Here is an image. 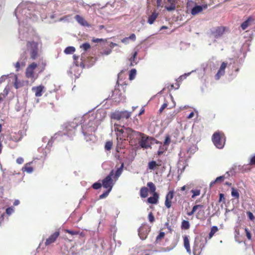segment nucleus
<instances>
[{
  "instance_id": "14",
  "label": "nucleus",
  "mask_w": 255,
  "mask_h": 255,
  "mask_svg": "<svg viewBox=\"0 0 255 255\" xmlns=\"http://www.w3.org/2000/svg\"><path fill=\"white\" fill-rule=\"evenodd\" d=\"M27 59V56L25 54L20 55V58L15 64L16 71H18L20 66H24L25 65V60Z\"/></svg>"
},
{
  "instance_id": "31",
  "label": "nucleus",
  "mask_w": 255,
  "mask_h": 255,
  "mask_svg": "<svg viewBox=\"0 0 255 255\" xmlns=\"http://www.w3.org/2000/svg\"><path fill=\"white\" fill-rule=\"evenodd\" d=\"M148 233H142V229L140 228L138 230V235L140 238L143 240H145L147 237Z\"/></svg>"
},
{
  "instance_id": "24",
  "label": "nucleus",
  "mask_w": 255,
  "mask_h": 255,
  "mask_svg": "<svg viewBox=\"0 0 255 255\" xmlns=\"http://www.w3.org/2000/svg\"><path fill=\"white\" fill-rule=\"evenodd\" d=\"M230 176V175L229 174V172H227L224 175L216 178L215 181H217V183L222 182L225 179L229 178Z\"/></svg>"
},
{
  "instance_id": "49",
  "label": "nucleus",
  "mask_w": 255,
  "mask_h": 255,
  "mask_svg": "<svg viewBox=\"0 0 255 255\" xmlns=\"http://www.w3.org/2000/svg\"><path fill=\"white\" fill-rule=\"evenodd\" d=\"M65 232L66 233L70 234L71 235H76L79 234L78 231H72L70 230H66Z\"/></svg>"
},
{
  "instance_id": "44",
  "label": "nucleus",
  "mask_w": 255,
  "mask_h": 255,
  "mask_svg": "<svg viewBox=\"0 0 255 255\" xmlns=\"http://www.w3.org/2000/svg\"><path fill=\"white\" fill-rule=\"evenodd\" d=\"M112 142L111 141H107L106 142L105 148L107 150H110L112 148Z\"/></svg>"
},
{
  "instance_id": "39",
  "label": "nucleus",
  "mask_w": 255,
  "mask_h": 255,
  "mask_svg": "<svg viewBox=\"0 0 255 255\" xmlns=\"http://www.w3.org/2000/svg\"><path fill=\"white\" fill-rule=\"evenodd\" d=\"M137 55V52L135 51L132 55V56L130 58V65L133 66L134 64H136L137 63L134 61L135 58Z\"/></svg>"
},
{
  "instance_id": "2",
  "label": "nucleus",
  "mask_w": 255,
  "mask_h": 255,
  "mask_svg": "<svg viewBox=\"0 0 255 255\" xmlns=\"http://www.w3.org/2000/svg\"><path fill=\"white\" fill-rule=\"evenodd\" d=\"M78 124L76 121H73L70 123L65 124L63 126V131H59L55 133L54 135L51 137L49 139L47 137H44L42 138V142L46 144L42 145V146H45V149L44 153L45 155L49 152L50 147L52 145V143L54 139L57 138L58 136L62 135H67L69 137H72L75 134L76 128L77 127Z\"/></svg>"
},
{
  "instance_id": "29",
  "label": "nucleus",
  "mask_w": 255,
  "mask_h": 255,
  "mask_svg": "<svg viewBox=\"0 0 255 255\" xmlns=\"http://www.w3.org/2000/svg\"><path fill=\"white\" fill-rule=\"evenodd\" d=\"M75 51V48L73 46H68L64 50V53L66 54H70L73 53Z\"/></svg>"
},
{
  "instance_id": "10",
  "label": "nucleus",
  "mask_w": 255,
  "mask_h": 255,
  "mask_svg": "<svg viewBox=\"0 0 255 255\" xmlns=\"http://www.w3.org/2000/svg\"><path fill=\"white\" fill-rule=\"evenodd\" d=\"M224 31V27L213 28L211 30V35L213 38H218L223 34Z\"/></svg>"
},
{
  "instance_id": "47",
  "label": "nucleus",
  "mask_w": 255,
  "mask_h": 255,
  "mask_svg": "<svg viewBox=\"0 0 255 255\" xmlns=\"http://www.w3.org/2000/svg\"><path fill=\"white\" fill-rule=\"evenodd\" d=\"M102 185L100 182H96L93 184L92 187L95 189H99L102 187Z\"/></svg>"
},
{
  "instance_id": "21",
  "label": "nucleus",
  "mask_w": 255,
  "mask_h": 255,
  "mask_svg": "<svg viewBox=\"0 0 255 255\" xmlns=\"http://www.w3.org/2000/svg\"><path fill=\"white\" fill-rule=\"evenodd\" d=\"M201 245L199 246L198 244L195 241L193 248V253L194 255H199L202 251Z\"/></svg>"
},
{
  "instance_id": "64",
  "label": "nucleus",
  "mask_w": 255,
  "mask_h": 255,
  "mask_svg": "<svg viewBox=\"0 0 255 255\" xmlns=\"http://www.w3.org/2000/svg\"><path fill=\"white\" fill-rule=\"evenodd\" d=\"M111 51H112L110 49L105 50L103 52V54L108 55L110 54L111 53Z\"/></svg>"
},
{
  "instance_id": "59",
  "label": "nucleus",
  "mask_w": 255,
  "mask_h": 255,
  "mask_svg": "<svg viewBox=\"0 0 255 255\" xmlns=\"http://www.w3.org/2000/svg\"><path fill=\"white\" fill-rule=\"evenodd\" d=\"M250 164L254 165L255 164V155L253 156L250 159Z\"/></svg>"
},
{
  "instance_id": "32",
  "label": "nucleus",
  "mask_w": 255,
  "mask_h": 255,
  "mask_svg": "<svg viewBox=\"0 0 255 255\" xmlns=\"http://www.w3.org/2000/svg\"><path fill=\"white\" fill-rule=\"evenodd\" d=\"M194 72V70H192L191 72H189V73H185L184 74L180 76L178 78V79L177 80V82H181L183 80L186 79L188 76H189L190 75V74L192 72Z\"/></svg>"
},
{
  "instance_id": "20",
  "label": "nucleus",
  "mask_w": 255,
  "mask_h": 255,
  "mask_svg": "<svg viewBox=\"0 0 255 255\" xmlns=\"http://www.w3.org/2000/svg\"><path fill=\"white\" fill-rule=\"evenodd\" d=\"M183 240H184V246L185 248L186 249L187 252L190 255L191 254V250L190 249L189 240L188 236H185L184 237Z\"/></svg>"
},
{
  "instance_id": "53",
  "label": "nucleus",
  "mask_w": 255,
  "mask_h": 255,
  "mask_svg": "<svg viewBox=\"0 0 255 255\" xmlns=\"http://www.w3.org/2000/svg\"><path fill=\"white\" fill-rule=\"evenodd\" d=\"M197 149V147L195 146H193L189 148L188 150V152H190L191 153H194Z\"/></svg>"
},
{
  "instance_id": "17",
  "label": "nucleus",
  "mask_w": 255,
  "mask_h": 255,
  "mask_svg": "<svg viewBox=\"0 0 255 255\" xmlns=\"http://www.w3.org/2000/svg\"><path fill=\"white\" fill-rule=\"evenodd\" d=\"M44 87L42 85H40L37 87H33L32 88V91L35 92V95L36 97H40L42 95Z\"/></svg>"
},
{
  "instance_id": "13",
  "label": "nucleus",
  "mask_w": 255,
  "mask_h": 255,
  "mask_svg": "<svg viewBox=\"0 0 255 255\" xmlns=\"http://www.w3.org/2000/svg\"><path fill=\"white\" fill-rule=\"evenodd\" d=\"M207 8V4L202 5H196L191 9V13L193 15H195L201 12L204 9H206Z\"/></svg>"
},
{
  "instance_id": "19",
  "label": "nucleus",
  "mask_w": 255,
  "mask_h": 255,
  "mask_svg": "<svg viewBox=\"0 0 255 255\" xmlns=\"http://www.w3.org/2000/svg\"><path fill=\"white\" fill-rule=\"evenodd\" d=\"M159 196L156 192L153 193V196L148 198L147 202L150 204H155L157 203Z\"/></svg>"
},
{
  "instance_id": "5",
  "label": "nucleus",
  "mask_w": 255,
  "mask_h": 255,
  "mask_svg": "<svg viewBox=\"0 0 255 255\" xmlns=\"http://www.w3.org/2000/svg\"><path fill=\"white\" fill-rule=\"evenodd\" d=\"M212 139L217 148L222 149L224 147L225 144V136L223 133L220 132H215Z\"/></svg>"
},
{
  "instance_id": "54",
  "label": "nucleus",
  "mask_w": 255,
  "mask_h": 255,
  "mask_svg": "<svg viewBox=\"0 0 255 255\" xmlns=\"http://www.w3.org/2000/svg\"><path fill=\"white\" fill-rule=\"evenodd\" d=\"M227 65V63L226 62H223L219 68L220 70L225 71V68H226Z\"/></svg>"
},
{
  "instance_id": "23",
  "label": "nucleus",
  "mask_w": 255,
  "mask_h": 255,
  "mask_svg": "<svg viewBox=\"0 0 255 255\" xmlns=\"http://www.w3.org/2000/svg\"><path fill=\"white\" fill-rule=\"evenodd\" d=\"M253 21L251 17H249L246 21H245L242 24L241 27L243 30H245L248 26L250 25L251 22Z\"/></svg>"
},
{
  "instance_id": "1",
  "label": "nucleus",
  "mask_w": 255,
  "mask_h": 255,
  "mask_svg": "<svg viewBox=\"0 0 255 255\" xmlns=\"http://www.w3.org/2000/svg\"><path fill=\"white\" fill-rule=\"evenodd\" d=\"M41 5L30 2H24L19 4L15 10V15L18 20L19 28V38L23 40L26 37L27 33H25V28L30 21H36L40 15Z\"/></svg>"
},
{
  "instance_id": "58",
  "label": "nucleus",
  "mask_w": 255,
  "mask_h": 255,
  "mask_svg": "<svg viewBox=\"0 0 255 255\" xmlns=\"http://www.w3.org/2000/svg\"><path fill=\"white\" fill-rule=\"evenodd\" d=\"M23 158L22 157H19L17 158L16 159V162L18 164H21L23 162Z\"/></svg>"
},
{
  "instance_id": "63",
  "label": "nucleus",
  "mask_w": 255,
  "mask_h": 255,
  "mask_svg": "<svg viewBox=\"0 0 255 255\" xmlns=\"http://www.w3.org/2000/svg\"><path fill=\"white\" fill-rule=\"evenodd\" d=\"M162 0H156L157 7H159L161 6Z\"/></svg>"
},
{
  "instance_id": "22",
  "label": "nucleus",
  "mask_w": 255,
  "mask_h": 255,
  "mask_svg": "<svg viewBox=\"0 0 255 255\" xmlns=\"http://www.w3.org/2000/svg\"><path fill=\"white\" fill-rule=\"evenodd\" d=\"M158 16V13L154 11L152 14L148 16L147 22L150 24H152Z\"/></svg>"
},
{
  "instance_id": "61",
  "label": "nucleus",
  "mask_w": 255,
  "mask_h": 255,
  "mask_svg": "<svg viewBox=\"0 0 255 255\" xmlns=\"http://www.w3.org/2000/svg\"><path fill=\"white\" fill-rule=\"evenodd\" d=\"M4 0H0V10L4 6Z\"/></svg>"
},
{
  "instance_id": "55",
  "label": "nucleus",
  "mask_w": 255,
  "mask_h": 255,
  "mask_svg": "<svg viewBox=\"0 0 255 255\" xmlns=\"http://www.w3.org/2000/svg\"><path fill=\"white\" fill-rule=\"evenodd\" d=\"M245 232L246 233V236H247V238L249 240H251V239H252L251 234L250 233L249 231L247 228L245 229Z\"/></svg>"
},
{
  "instance_id": "18",
  "label": "nucleus",
  "mask_w": 255,
  "mask_h": 255,
  "mask_svg": "<svg viewBox=\"0 0 255 255\" xmlns=\"http://www.w3.org/2000/svg\"><path fill=\"white\" fill-rule=\"evenodd\" d=\"M75 19L82 26L86 27H90V26L87 21L80 15H76L75 16Z\"/></svg>"
},
{
  "instance_id": "43",
  "label": "nucleus",
  "mask_w": 255,
  "mask_h": 255,
  "mask_svg": "<svg viewBox=\"0 0 255 255\" xmlns=\"http://www.w3.org/2000/svg\"><path fill=\"white\" fill-rule=\"evenodd\" d=\"M123 129H124V127L121 128H115V130L117 132V139H118L120 136L121 135V134H123L122 133V131L123 130Z\"/></svg>"
},
{
  "instance_id": "51",
  "label": "nucleus",
  "mask_w": 255,
  "mask_h": 255,
  "mask_svg": "<svg viewBox=\"0 0 255 255\" xmlns=\"http://www.w3.org/2000/svg\"><path fill=\"white\" fill-rule=\"evenodd\" d=\"M148 220H149V221L150 222V223H153L154 221V216L153 215V214H152V213H150L148 215Z\"/></svg>"
},
{
  "instance_id": "52",
  "label": "nucleus",
  "mask_w": 255,
  "mask_h": 255,
  "mask_svg": "<svg viewBox=\"0 0 255 255\" xmlns=\"http://www.w3.org/2000/svg\"><path fill=\"white\" fill-rule=\"evenodd\" d=\"M165 233L164 232H161L159 233L158 235L156 237V241L158 240H160L164 237Z\"/></svg>"
},
{
  "instance_id": "34",
  "label": "nucleus",
  "mask_w": 255,
  "mask_h": 255,
  "mask_svg": "<svg viewBox=\"0 0 255 255\" xmlns=\"http://www.w3.org/2000/svg\"><path fill=\"white\" fill-rule=\"evenodd\" d=\"M131 112H128L127 111H121V117L122 119L126 118L128 119L130 116Z\"/></svg>"
},
{
  "instance_id": "38",
  "label": "nucleus",
  "mask_w": 255,
  "mask_h": 255,
  "mask_svg": "<svg viewBox=\"0 0 255 255\" xmlns=\"http://www.w3.org/2000/svg\"><path fill=\"white\" fill-rule=\"evenodd\" d=\"M157 166H159V164L156 163L155 161H151L148 163V168L150 169H154Z\"/></svg>"
},
{
  "instance_id": "3",
  "label": "nucleus",
  "mask_w": 255,
  "mask_h": 255,
  "mask_svg": "<svg viewBox=\"0 0 255 255\" xmlns=\"http://www.w3.org/2000/svg\"><path fill=\"white\" fill-rule=\"evenodd\" d=\"M124 166V163H122L120 167L118 168L116 171L114 170L111 171L110 173L102 181V186L104 188L112 190L116 181L121 175Z\"/></svg>"
},
{
  "instance_id": "41",
  "label": "nucleus",
  "mask_w": 255,
  "mask_h": 255,
  "mask_svg": "<svg viewBox=\"0 0 255 255\" xmlns=\"http://www.w3.org/2000/svg\"><path fill=\"white\" fill-rule=\"evenodd\" d=\"M111 191V190L107 189L103 194L100 195L99 199H102L106 198L108 196Z\"/></svg>"
},
{
  "instance_id": "30",
  "label": "nucleus",
  "mask_w": 255,
  "mask_h": 255,
  "mask_svg": "<svg viewBox=\"0 0 255 255\" xmlns=\"http://www.w3.org/2000/svg\"><path fill=\"white\" fill-rule=\"evenodd\" d=\"M231 195L236 199H239L240 197V194L238 190L234 188H232Z\"/></svg>"
},
{
  "instance_id": "56",
  "label": "nucleus",
  "mask_w": 255,
  "mask_h": 255,
  "mask_svg": "<svg viewBox=\"0 0 255 255\" xmlns=\"http://www.w3.org/2000/svg\"><path fill=\"white\" fill-rule=\"evenodd\" d=\"M247 215H248V216L249 217V218L251 220H253L254 219H255V217H254V216L253 215V214L249 211L247 212Z\"/></svg>"
},
{
  "instance_id": "42",
  "label": "nucleus",
  "mask_w": 255,
  "mask_h": 255,
  "mask_svg": "<svg viewBox=\"0 0 255 255\" xmlns=\"http://www.w3.org/2000/svg\"><path fill=\"white\" fill-rule=\"evenodd\" d=\"M191 192L193 193L192 196V198H194L195 197L199 196L200 194V190H192Z\"/></svg>"
},
{
  "instance_id": "11",
  "label": "nucleus",
  "mask_w": 255,
  "mask_h": 255,
  "mask_svg": "<svg viewBox=\"0 0 255 255\" xmlns=\"http://www.w3.org/2000/svg\"><path fill=\"white\" fill-rule=\"evenodd\" d=\"M111 97L117 103L121 102L125 99L124 97L122 96L121 91L117 89H115L114 91H113Z\"/></svg>"
},
{
  "instance_id": "35",
  "label": "nucleus",
  "mask_w": 255,
  "mask_h": 255,
  "mask_svg": "<svg viewBox=\"0 0 255 255\" xmlns=\"http://www.w3.org/2000/svg\"><path fill=\"white\" fill-rule=\"evenodd\" d=\"M224 74H225V71H223V70L219 69L217 74L215 76V79L216 80H218L221 76H222L224 75Z\"/></svg>"
},
{
  "instance_id": "16",
  "label": "nucleus",
  "mask_w": 255,
  "mask_h": 255,
  "mask_svg": "<svg viewBox=\"0 0 255 255\" xmlns=\"http://www.w3.org/2000/svg\"><path fill=\"white\" fill-rule=\"evenodd\" d=\"M178 0H167V2L170 5L169 6L165 5V8L168 11L174 10L176 8V4Z\"/></svg>"
},
{
  "instance_id": "45",
  "label": "nucleus",
  "mask_w": 255,
  "mask_h": 255,
  "mask_svg": "<svg viewBox=\"0 0 255 255\" xmlns=\"http://www.w3.org/2000/svg\"><path fill=\"white\" fill-rule=\"evenodd\" d=\"M85 51H87L91 47L90 45L88 43H84L81 46Z\"/></svg>"
},
{
  "instance_id": "57",
  "label": "nucleus",
  "mask_w": 255,
  "mask_h": 255,
  "mask_svg": "<svg viewBox=\"0 0 255 255\" xmlns=\"http://www.w3.org/2000/svg\"><path fill=\"white\" fill-rule=\"evenodd\" d=\"M78 5H81L83 7H85L88 4L85 3L82 0H80L77 1Z\"/></svg>"
},
{
  "instance_id": "33",
  "label": "nucleus",
  "mask_w": 255,
  "mask_h": 255,
  "mask_svg": "<svg viewBox=\"0 0 255 255\" xmlns=\"http://www.w3.org/2000/svg\"><path fill=\"white\" fill-rule=\"evenodd\" d=\"M147 186L149 188V190L151 193H154V192H155L156 187L155 185L152 182H148Z\"/></svg>"
},
{
  "instance_id": "28",
  "label": "nucleus",
  "mask_w": 255,
  "mask_h": 255,
  "mask_svg": "<svg viewBox=\"0 0 255 255\" xmlns=\"http://www.w3.org/2000/svg\"><path fill=\"white\" fill-rule=\"evenodd\" d=\"M218 231V228L217 226H213L211 229V231L209 234V239H211L213 236L214 235V234Z\"/></svg>"
},
{
  "instance_id": "15",
  "label": "nucleus",
  "mask_w": 255,
  "mask_h": 255,
  "mask_svg": "<svg viewBox=\"0 0 255 255\" xmlns=\"http://www.w3.org/2000/svg\"><path fill=\"white\" fill-rule=\"evenodd\" d=\"M174 192L169 191L166 196L165 205L167 208H170L171 206V200L173 198Z\"/></svg>"
},
{
  "instance_id": "9",
  "label": "nucleus",
  "mask_w": 255,
  "mask_h": 255,
  "mask_svg": "<svg viewBox=\"0 0 255 255\" xmlns=\"http://www.w3.org/2000/svg\"><path fill=\"white\" fill-rule=\"evenodd\" d=\"M91 120H89V126L84 125L82 127V131L84 135H88L95 130V127L93 122H91Z\"/></svg>"
},
{
  "instance_id": "50",
  "label": "nucleus",
  "mask_w": 255,
  "mask_h": 255,
  "mask_svg": "<svg viewBox=\"0 0 255 255\" xmlns=\"http://www.w3.org/2000/svg\"><path fill=\"white\" fill-rule=\"evenodd\" d=\"M168 104L167 102L164 103L160 107V108L159 110V112L160 113H161L164 109H165L167 107Z\"/></svg>"
},
{
  "instance_id": "46",
  "label": "nucleus",
  "mask_w": 255,
  "mask_h": 255,
  "mask_svg": "<svg viewBox=\"0 0 255 255\" xmlns=\"http://www.w3.org/2000/svg\"><path fill=\"white\" fill-rule=\"evenodd\" d=\"M14 211V208L12 207H8L6 209V213L8 215H10Z\"/></svg>"
},
{
  "instance_id": "7",
  "label": "nucleus",
  "mask_w": 255,
  "mask_h": 255,
  "mask_svg": "<svg viewBox=\"0 0 255 255\" xmlns=\"http://www.w3.org/2000/svg\"><path fill=\"white\" fill-rule=\"evenodd\" d=\"M39 63L38 64H36L35 62H33L30 64L26 69V77L31 79H35L34 71L37 67L39 66Z\"/></svg>"
},
{
  "instance_id": "62",
  "label": "nucleus",
  "mask_w": 255,
  "mask_h": 255,
  "mask_svg": "<svg viewBox=\"0 0 255 255\" xmlns=\"http://www.w3.org/2000/svg\"><path fill=\"white\" fill-rule=\"evenodd\" d=\"M128 37H125L122 40V42L127 44L128 43Z\"/></svg>"
},
{
  "instance_id": "26",
  "label": "nucleus",
  "mask_w": 255,
  "mask_h": 255,
  "mask_svg": "<svg viewBox=\"0 0 255 255\" xmlns=\"http://www.w3.org/2000/svg\"><path fill=\"white\" fill-rule=\"evenodd\" d=\"M31 162H29L26 163L24 167L22 168V170L28 173H31L33 171V168L32 167L29 166V165L30 164Z\"/></svg>"
},
{
  "instance_id": "37",
  "label": "nucleus",
  "mask_w": 255,
  "mask_h": 255,
  "mask_svg": "<svg viewBox=\"0 0 255 255\" xmlns=\"http://www.w3.org/2000/svg\"><path fill=\"white\" fill-rule=\"evenodd\" d=\"M136 70L135 69H132L129 72V79L130 80H133L136 75Z\"/></svg>"
},
{
  "instance_id": "36",
  "label": "nucleus",
  "mask_w": 255,
  "mask_h": 255,
  "mask_svg": "<svg viewBox=\"0 0 255 255\" xmlns=\"http://www.w3.org/2000/svg\"><path fill=\"white\" fill-rule=\"evenodd\" d=\"M190 227V224L188 221L183 220L182 222L181 228L183 229H188Z\"/></svg>"
},
{
  "instance_id": "25",
  "label": "nucleus",
  "mask_w": 255,
  "mask_h": 255,
  "mask_svg": "<svg viewBox=\"0 0 255 255\" xmlns=\"http://www.w3.org/2000/svg\"><path fill=\"white\" fill-rule=\"evenodd\" d=\"M111 118L113 119L120 120L122 119L121 111H116L111 115Z\"/></svg>"
},
{
  "instance_id": "12",
  "label": "nucleus",
  "mask_w": 255,
  "mask_h": 255,
  "mask_svg": "<svg viewBox=\"0 0 255 255\" xmlns=\"http://www.w3.org/2000/svg\"><path fill=\"white\" fill-rule=\"evenodd\" d=\"M60 233L59 232H55L52 235H51L46 240L45 242L46 246H49L51 244L54 243L58 237H59Z\"/></svg>"
},
{
  "instance_id": "4",
  "label": "nucleus",
  "mask_w": 255,
  "mask_h": 255,
  "mask_svg": "<svg viewBox=\"0 0 255 255\" xmlns=\"http://www.w3.org/2000/svg\"><path fill=\"white\" fill-rule=\"evenodd\" d=\"M41 49V43L35 41H27L26 43V49L23 51L21 54H25L27 58L29 55L30 59L32 60L37 59L40 56V53Z\"/></svg>"
},
{
  "instance_id": "8",
  "label": "nucleus",
  "mask_w": 255,
  "mask_h": 255,
  "mask_svg": "<svg viewBox=\"0 0 255 255\" xmlns=\"http://www.w3.org/2000/svg\"><path fill=\"white\" fill-rule=\"evenodd\" d=\"M122 133L127 135L128 137L132 138L134 136H137L140 134V132L133 130L130 128L124 127V129H123Z\"/></svg>"
},
{
  "instance_id": "6",
  "label": "nucleus",
  "mask_w": 255,
  "mask_h": 255,
  "mask_svg": "<svg viewBox=\"0 0 255 255\" xmlns=\"http://www.w3.org/2000/svg\"><path fill=\"white\" fill-rule=\"evenodd\" d=\"M138 136H141L140 141H139L140 146L143 148H148L150 147L152 140L153 138L150 137L143 133H140Z\"/></svg>"
},
{
  "instance_id": "27",
  "label": "nucleus",
  "mask_w": 255,
  "mask_h": 255,
  "mask_svg": "<svg viewBox=\"0 0 255 255\" xmlns=\"http://www.w3.org/2000/svg\"><path fill=\"white\" fill-rule=\"evenodd\" d=\"M148 189L145 187H143L140 189V195L142 198H146L148 195Z\"/></svg>"
},
{
  "instance_id": "48",
  "label": "nucleus",
  "mask_w": 255,
  "mask_h": 255,
  "mask_svg": "<svg viewBox=\"0 0 255 255\" xmlns=\"http://www.w3.org/2000/svg\"><path fill=\"white\" fill-rule=\"evenodd\" d=\"M170 142V138L169 135H167L164 141V146H168Z\"/></svg>"
},
{
  "instance_id": "60",
  "label": "nucleus",
  "mask_w": 255,
  "mask_h": 255,
  "mask_svg": "<svg viewBox=\"0 0 255 255\" xmlns=\"http://www.w3.org/2000/svg\"><path fill=\"white\" fill-rule=\"evenodd\" d=\"M128 37V40L130 39L133 41H135L136 39V36L133 33L131 34L129 37Z\"/></svg>"
},
{
  "instance_id": "40",
  "label": "nucleus",
  "mask_w": 255,
  "mask_h": 255,
  "mask_svg": "<svg viewBox=\"0 0 255 255\" xmlns=\"http://www.w3.org/2000/svg\"><path fill=\"white\" fill-rule=\"evenodd\" d=\"M14 86L16 89H18L22 86L21 83L19 81H18L17 77L16 76L15 77Z\"/></svg>"
}]
</instances>
